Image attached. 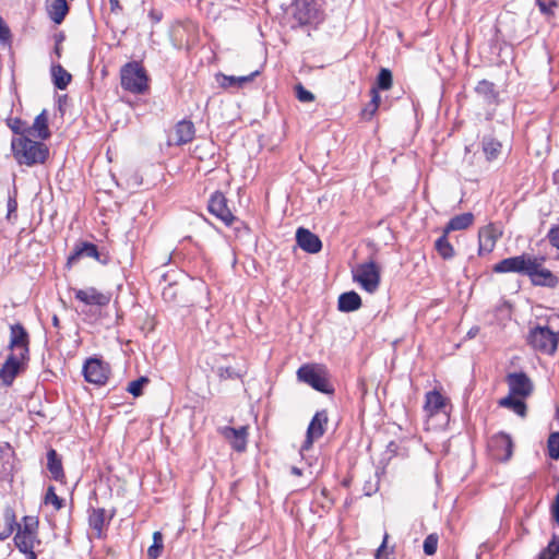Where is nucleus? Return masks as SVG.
Wrapping results in <instances>:
<instances>
[{
  "label": "nucleus",
  "mask_w": 559,
  "mask_h": 559,
  "mask_svg": "<svg viewBox=\"0 0 559 559\" xmlns=\"http://www.w3.org/2000/svg\"><path fill=\"white\" fill-rule=\"evenodd\" d=\"M11 150L19 165L34 166L44 164L49 156V148L45 143L33 141L28 136L13 138Z\"/></svg>",
  "instance_id": "1"
},
{
  "label": "nucleus",
  "mask_w": 559,
  "mask_h": 559,
  "mask_svg": "<svg viewBox=\"0 0 559 559\" xmlns=\"http://www.w3.org/2000/svg\"><path fill=\"white\" fill-rule=\"evenodd\" d=\"M150 79L144 67L138 61L126 63L120 69L121 87L135 95L145 94L150 90Z\"/></svg>",
  "instance_id": "2"
},
{
  "label": "nucleus",
  "mask_w": 559,
  "mask_h": 559,
  "mask_svg": "<svg viewBox=\"0 0 559 559\" xmlns=\"http://www.w3.org/2000/svg\"><path fill=\"white\" fill-rule=\"evenodd\" d=\"M299 381L307 383L316 391L333 394L334 388L330 383L326 369L320 365L306 364L297 370Z\"/></svg>",
  "instance_id": "3"
},
{
  "label": "nucleus",
  "mask_w": 559,
  "mask_h": 559,
  "mask_svg": "<svg viewBox=\"0 0 559 559\" xmlns=\"http://www.w3.org/2000/svg\"><path fill=\"white\" fill-rule=\"evenodd\" d=\"M526 341L535 350L554 355L558 347L559 336L549 326L536 325L530 330Z\"/></svg>",
  "instance_id": "4"
},
{
  "label": "nucleus",
  "mask_w": 559,
  "mask_h": 559,
  "mask_svg": "<svg viewBox=\"0 0 559 559\" xmlns=\"http://www.w3.org/2000/svg\"><path fill=\"white\" fill-rule=\"evenodd\" d=\"M544 257L533 255L526 276L534 286L555 288L559 284V278L549 269L544 266Z\"/></svg>",
  "instance_id": "5"
},
{
  "label": "nucleus",
  "mask_w": 559,
  "mask_h": 559,
  "mask_svg": "<svg viewBox=\"0 0 559 559\" xmlns=\"http://www.w3.org/2000/svg\"><path fill=\"white\" fill-rule=\"evenodd\" d=\"M353 280L366 292L374 293L380 285V270L373 261L358 264L353 269Z\"/></svg>",
  "instance_id": "6"
},
{
  "label": "nucleus",
  "mask_w": 559,
  "mask_h": 559,
  "mask_svg": "<svg viewBox=\"0 0 559 559\" xmlns=\"http://www.w3.org/2000/svg\"><path fill=\"white\" fill-rule=\"evenodd\" d=\"M82 257L93 258L103 265L108 264L110 261L109 254L99 250L96 245L87 241H79L75 243L73 251L69 254L66 267L70 270Z\"/></svg>",
  "instance_id": "7"
},
{
  "label": "nucleus",
  "mask_w": 559,
  "mask_h": 559,
  "mask_svg": "<svg viewBox=\"0 0 559 559\" xmlns=\"http://www.w3.org/2000/svg\"><path fill=\"white\" fill-rule=\"evenodd\" d=\"M38 525L39 521L37 516L25 515L22 519V524L15 528L16 534L13 538L15 547H22V545H38Z\"/></svg>",
  "instance_id": "8"
},
{
  "label": "nucleus",
  "mask_w": 559,
  "mask_h": 559,
  "mask_svg": "<svg viewBox=\"0 0 559 559\" xmlns=\"http://www.w3.org/2000/svg\"><path fill=\"white\" fill-rule=\"evenodd\" d=\"M82 372L86 382L104 385L109 378L110 367L99 358L90 357L85 360Z\"/></svg>",
  "instance_id": "9"
},
{
  "label": "nucleus",
  "mask_w": 559,
  "mask_h": 559,
  "mask_svg": "<svg viewBox=\"0 0 559 559\" xmlns=\"http://www.w3.org/2000/svg\"><path fill=\"white\" fill-rule=\"evenodd\" d=\"M290 11L299 25L316 24L320 21V12L314 0H295Z\"/></svg>",
  "instance_id": "10"
},
{
  "label": "nucleus",
  "mask_w": 559,
  "mask_h": 559,
  "mask_svg": "<svg viewBox=\"0 0 559 559\" xmlns=\"http://www.w3.org/2000/svg\"><path fill=\"white\" fill-rule=\"evenodd\" d=\"M533 255L523 253L515 257L506 258L492 266V271L498 274L516 273L526 276Z\"/></svg>",
  "instance_id": "11"
},
{
  "label": "nucleus",
  "mask_w": 559,
  "mask_h": 559,
  "mask_svg": "<svg viewBox=\"0 0 559 559\" xmlns=\"http://www.w3.org/2000/svg\"><path fill=\"white\" fill-rule=\"evenodd\" d=\"M209 212L221 219L226 226H231L236 217L227 205V199L221 191L211 194L207 203Z\"/></svg>",
  "instance_id": "12"
},
{
  "label": "nucleus",
  "mask_w": 559,
  "mask_h": 559,
  "mask_svg": "<svg viewBox=\"0 0 559 559\" xmlns=\"http://www.w3.org/2000/svg\"><path fill=\"white\" fill-rule=\"evenodd\" d=\"M506 382L509 386V394L521 399L530 396L534 390L532 380L524 371L508 373Z\"/></svg>",
  "instance_id": "13"
},
{
  "label": "nucleus",
  "mask_w": 559,
  "mask_h": 559,
  "mask_svg": "<svg viewBox=\"0 0 559 559\" xmlns=\"http://www.w3.org/2000/svg\"><path fill=\"white\" fill-rule=\"evenodd\" d=\"M10 349L11 354L28 358L29 353V335L26 329L21 323H15L10 326Z\"/></svg>",
  "instance_id": "14"
},
{
  "label": "nucleus",
  "mask_w": 559,
  "mask_h": 559,
  "mask_svg": "<svg viewBox=\"0 0 559 559\" xmlns=\"http://www.w3.org/2000/svg\"><path fill=\"white\" fill-rule=\"evenodd\" d=\"M489 447L496 460L507 462L512 456L513 442L510 435L499 432L491 437Z\"/></svg>",
  "instance_id": "15"
},
{
  "label": "nucleus",
  "mask_w": 559,
  "mask_h": 559,
  "mask_svg": "<svg viewBox=\"0 0 559 559\" xmlns=\"http://www.w3.org/2000/svg\"><path fill=\"white\" fill-rule=\"evenodd\" d=\"M28 358L10 354L0 369V381L4 386H10Z\"/></svg>",
  "instance_id": "16"
},
{
  "label": "nucleus",
  "mask_w": 559,
  "mask_h": 559,
  "mask_svg": "<svg viewBox=\"0 0 559 559\" xmlns=\"http://www.w3.org/2000/svg\"><path fill=\"white\" fill-rule=\"evenodd\" d=\"M73 293L75 299L86 306L106 307L111 299V295L109 293L99 292L93 286L84 289L74 288Z\"/></svg>",
  "instance_id": "17"
},
{
  "label": "nucleus",
  "mask_w": 559,
  "mask_h": 559,
  "mask_svg": "<svg viewBox=\"0 0 559 559\" xmlns=\"http://www.w3.org/2000/svg\"><path fill=\"white\" fill-rule=\"evenodd\" d=\"M328 424V413L326 411H319L312 417L308 429L306 440L302 445V450L309 449L313 440L321 438L325 432V426Z\"/></svg>",
  "instance_id": "18"
},
{
  "label": "nucleus",
  "mask_w": 559,
  "mask_h": 559,
  "mask_svg": "<svg viewBox=\"0 0 559 559\" xmlns=\"http://www.w3.org/2000/svg\"><path fill=\"white\" fill-rule=\"evenodd\" d=\"M500 233L493 224H488L478 231V254L486 255L493 251Z\"/></svg>",
  "instance_id": "19"
},
{
  "label": "nucleus",
  "mask_w": 559,
  "mask_h": 559,
  "mask_svg": "<svg viewBox=\"0 0 559 559\" xmlns=\"http://www.w3.org/2000/svg\"><path fill=\"white\" fill-rule=\"evenodd\" d=\"M218 432L230 443L234 450L237 452L245 451L247 447V427L234 428L224 426L218 428Z\"/></svg>",
  "instance_id": "20"
},
{
  "label": "nucleus",
  "mask_w": 559,
  "mask_h": 559,
  "mask_svg": "<svg viewBox=\"0 0 559 559\" xmlns=\"http://www.w3.org/2000/svg\"><path fill=\"white\" fill-rule=\"evenodd\" d=\"M296 241L298 246L308 253H318L322 249V241L320 238L304 227H299L297 229Z\"/></svg>",
  "instance_id": "21"
},
{
  "label": "nucleus",
  "mask_w": 559,
  "mask_h": 559,
  "mask_svg": "<svg viewBox=\"0 0 559 559\" xmlns=\"http://www.w3.org/2000/svg\"><path fill=\"white\" fill-rule=\"evenodd\" d=\"M114 518L111 513L108 518L106 516V510L103 508L91 509L88 511V525L96 533L97 538L103 537V532L106 525L109 524Z\"/></svg>",
  "instance_id": "22"
},
{
  "label": "nucleus",
  "mask_w": 559,
  "mask_h": 559,
  "mask_svg": "<svg viewBox=\"0 0 559 559\" xmlns=\"http://www.w3.org/2000/svg\"><path fill=\"white\" fill-rule=\"evenodd\" d=\"M195 135V128L192 121L181 120L179 121L174 131V142L176 145H183L193 140Z\"/></svg>",
  "instance_id": "23"
},
{
  "label": "nucleus",
  "mask_w": 559,
  "mask_h": 559,
  "mask_svg": "<svg viewBox=\"0 0 559 559\" xmlns=\"http://www.w3.org/2000/svg\"><path fill=\"white\" fill-rule=\"evenodd\" d=\"M424 409L429 416H433L445 408L447 399L439 391H429L425 396Z\"/></svg>",
  "instance_id": "24"
},
{
  "label": "nucleus",
  "mask_w": 559,
  "mask_h": 559,
  "mask_svg": "<svg viewBox=\"0 0 559 559\" xmlns=\"http://www.w3.org/2000/svg\"><path fill=\"white\" fill-rule=\"evenodd\" d=\"M481 151L487 162L496 160L502 152V143L492 134L484 135L480 141Z\"/></svg>",
  "instance_id": "25"
},
{
  "label": "nucleus",
  "mask_w": 559,
  "mask_h": 559,
  "mask_svg": "<svg viewBox=\"0 0 559 559\" xmlns=\"http://www.w3.org/2000/svg\"><path fill=\"white\" fill-rule=\"evenodd\" d=\"M47 469L53 480H64L66 475L62 466V460L55 449H49L47 452Z\"/></svg>",
  "instance_id": "26"
},
{
  "label": "nucleus",
  "mask_w": 559,
  "mask_h": 559,
  "mask_svg": "<svg viewBox=\"0 0 559 559\" xmlns=\"http://www.w3.org/2000/svg\"><path fill=\"white\" fill-rule=\"evenodd\" d=\"M46 11L51 21L60 24L69 12L67 0H46Z\"/></svg>",
  "instance_id": "27"
},
{
  "label": "nucleus",
  "mask_w": 559,
  "mask_h": 559,
  "mask_svg": "<svg viewBox=\"0 0 559 559\" xmlns=\"http://www.w3.org/2000/svg\"><path fill=\"white\" fill-rule=\"evenodd\" d=\"M50 134L47 111L44 109L36 116L33 124L28 126V136L34 135L41 140H47L50 138Z\"/></svg>",
  "instance_id": "28"
},
{
  "label": "nucleus",
  "mask_w": 559,
  "mask_h": 559,
  "mask_svg": "<svg viewBox=\"0 0 559 559\" xmlns=\"http://www.w3.org/2000/svg\"><path fill=\"white\" fill-rule=\"evenodd\" d=\"M475 93L487 105H496L498 103L499 94L496 91V85L490 81H479L475 87Z\"/></svg>",
  "instance_id": "29"
},
{
  "label": "nucleus",
  "mask_w": 559,
  "mask_h": 559,
  "mask_svg": "<svg viewBox=\"0 0 559 559\" xmlns=\"http://www.w3.org/2000/svg\"><path fill=\"white\" fill-rule=\"evenodd\" d=\"M260 74V70H255L248 75L235 76V75H218V82L222 87H242L245 84L250 83Z\"/></svg>",
  "instance_id": "30"
},
{
  "label": "nucleus",
  "mask_w": 559,
  "mask_h": 559,
  "mask_svg": "<svg viewBox=\"0 0 559 559\" xmlns=\"http://www.w3.org/2000/svg\"><path fill=\"white\" fill-rule=\"evenodd\" d=\"M361 307L360 296L352 290L341 294L338 297L337 308L342 312H352Z\"/></svg>",
  "instance_id": "31"
},
{
  "label": "nucleus",
  "mask_w": 559,
  "mask_h": 559,
  "mask_svg": "<svg viewBox=\"0 0 559 559\" xmlns=\"http://www.w3.org/2000/svg\"><path fill=\"white\" fill-rule=\"evenodd\" d=\"M474 223L473 213H462L452 217L444 227L445 234L455 230H465Z\"/></svg>",
  "instance_id": "32"
},
{
  "label": "nucleus",
  "mask_w": 559,
  "mask_h": 559,
  "mask_svg": "<svg viewBox=\"0 0 559 559\" xmlns=\"http://www.w3.org/2000/svg\"><path fill=\"white\" fill-rule=\"evenodd\" d=\"M53 85L58 90H66L72 80V75L59 63H51Z\"/></svg>",
  "instance_id": "33"
},
{
  "label": "nucleus",
  "mask_w": 559,
  "mask_h": 559,
  "mask_svg": "<svg viewBox=\"0 0 559 559\" xmlns=\"http://www.w3.org/2000/svg\"><path fill=\"white\" fill-rule=\"evenodd\" d=\"M499 406L513 411L516 415L525 417L527 413V406L523 399H518L515 395H507L499 401Z\"/></svg>",
  "instance_id": "34"
},
{
  "label": "nucleus",
  "mask_w": 559,
  "mask_h": 559,
  "mask_svg": "<svg viewBox=\"0 0 559 559\" xmlns=\"http://www.w3.org/2000/svg\"><path fill=\"white\" fill-rule=\"evenodd\" d=\"M215 372L219 380L224 381L241 379L247 373V370L243 366H218Z\"/></svg>",
  "instance_id": "35"
},
{
  "label": "nucleus",
  "mask_w": 559,
  "mask_h": 559,
  "mask_svg": "<svg viewBox=\"0 0 559 559\" xmlns=\"http://www.w3.org/2000/svg\"><path fill=\"white\" fill-rule=\"evenodd\" d=\"M3 520L5 522V526L0 532V540H5L9 538L19 526L15 512L12 508H5L3 512Z\"/></svg>",
  "instance_id": "36"
},
{
  "label": "nucleus",
  "mask_w": 559,
  "mask_h": 559,
  "mask_svg": "<svg viewBox=\"0 0 559 559\" xmlns=\"http://www.w3.org/2000/svg\"><path fill=\"white\" fill-rule=\"evenodd\" d=\"M448 235L443 229L442 236H440L435 242V249L439 255L444 260H450L455 255V250L448 239Z\"/></svg>",
  "instance_id": "37"
},
{
  "label": "nucleus",
  "mask_w": 559,
  "mask_h": 559,
  "mask_svg": "<svg viewBox=\"0 0 559 559\" xmlns=\"http://www.w3.org/2000/svg\"><path fill=\"white\" fill-rule=\"evenodd\" d=\"M557 556H559V535L554 534L547 547L539 552L538 559H555Z\"/></svg>",
  "instance_id": "38"
},
{
  "label": "nucleus",
  "mask_w": 559,
  "mask_h": 559,
  "mask_svg": "<svg viewBox=\"0 0 559 559\" xmlns=\"http://www.w3.org/2000/svg\"><path fill=\"white\" fill-rule=\"evenodd\" d=\"M213 155H214V143L210 142V141H205L203 143L195 145L193 148V152H192V156L200 160H204L207 157H211Z\"/></svg>",
  "instance_id": "39"
},
{
  "label": "nucleus",
  "mask_w": 559,
  "mask_h": 559,
  "mask_svg": "<svg viewBox=\"0 0 559 559\" xmlns=\"http://www.w3.org/2000/svg\"><path fill=\"white\" fill-rule=\"evenodd\" d=\"M163 548V534L158 531L154 532L153 544L147 549L148 559H157L160 556Z\"/></svg>",
  "instance_id": "40"
},
{
  "label": "nucleus",
  "mask_w": 559,
  "mask_h": 559,
  "mask_svg": "<svg viewBox=\"0 0 559 559\" xmlns=\"http://www.w3.org/2000/svg\"><path fill=\"white\" fill-rule=\"evenodd\" d=\"M548 456L551 460H559V432H552L547 440Z\"/></svg>",
  "instance_id": "41"
},
{
  "label": "nucleus",
  "mask_w": 559,
  "mask_h": 559,
  "mask_svg": "<svg viewBox=\"0 0 559 559\" xmlns=\"http://www.w3.org/2000/svg\"><path fill=\"white\" fill-rule=\"evenodd\" d=\"M8 126L13 133L20 136H28V126L21 118H12L8 120Z\"/></svg>",
  "instance_id": "42"
},
{
  "label": "nucleus",
  "mask_w": 559,
  "mask_h": 559,
  "mask_svg": "<svg viewBox=\"0 0 559 559\" xmlns=\"http://www.w3.org/2000/svg\"><path fill=\"white\" fill-rule=\"evenodd\" d=\"M147 383L148 379L146 377H140L139 379L133 380L128 384L127 391L134 397L141 396L143 393V388Z\"/></svg>",
  "instance_id": "43"
},
{
  "label": "nucleus",
  "mask_w": 559,
  "mask_h": 559,
  "mask_svg": "<svg viewBox=\"0 0 559 559\" xmlns=\"http://www.w3.org/2000/svg\"><path fill=\"white\" fill-rule=\"evenodd\" d=\"M371 95L372 96H371L370 103L362 110V115L365 117L368 115V119H370L374 115V112L377 111L379 104H380V95L374 87L371 88Z\"/></svg>",
  "instance_id": "44"
},
{
  "label": "nucleus",
  "mask_w": 559,
  "mask_h": 559,
  "mask_svg": "<svg viewBox=\"0 0 559 559\" xmlns=\"http://www.w3.org/2000/svg\"><path fill=\"white\" fill-rule=\"evenodd\" d=\"M392 85V73L389 69H381L377 76V86L380 90H389Z\"/></svg>",
  "instance_id": "45"
},
{
  "label": "nucleus",
  "mask_w": 559,
  "mask_h": 559,
  "mask_svg": "<svg viewBox=\"0 0 559 559\" xmlns=\"http://www.w3.org/2000/svg\"><path fill=\"white\" fill-rule=\"evenodd\" d=\"M46 504L51 503L56 510H60L63 507V499L57 496L53 486H49L44 498Z\"/></svg>",
  "instance_id": "46"
},
{
  "label": "nucleus",
  "mask_w": 559,
  "mask_h": 559,
  "mask_svg": "<svg viewBox=\"0 0 559 559\" xmlns=\"http://www.w3.org/2000/svg\"><path fill=\"white\" fill-rule=\"evenodd\" d=\"M438 535L437 534H429L425 540H424V545H423V548H424V552L427 555V556H433L437 551V548H438Z\"/></svg>",
  "instance_id": "47"
},
{
  "label": "nucleus",
  "mask_w": 559,
  "mask_h": 559,
  "mask_svg": "<svg viewBox=\"0 0 559 559\" xmlns=\"http://www.w3.org/2000/svg\"><path fill=\"white\" fill-rule=\"evenodd\" d=\"M536 3L540 12L547 16L554 15V10L559 5L556 0H536Z\"/></svg>",
  "instance_id": "48"
},
{
  "label": "nucleus",
  "mask_w": 559,
  "mask_h": 559,
  "mask_svg": "<svg viewBox=\"0 0 559 559\" xmlns=\"http://www.w3.org/2000/svg\"><path fill=\"white\" fill-rule=\"evenodd\" d=\"M296 97L301 103H310L314 100V95L306 90L302 84H297L295 86Z\"/></svg>",
  "instance_id": "49"
},
{
  "label": "nucleus",
  "mask_w": 559,
  "mask_h": 559,
  "mask_svg": "<svg viewBox=\"0 0 559 559\" xmlns=\"http://www.w3.org/2000/svg\"><path fill=\"white\" fill-rule=\"evenodd\" d=\"M546 238L554 248L559 250V225L551 226Z\"/></svg>",
  "instance_id": "50"
},
{
  "label": "nucleus",
  "mask_w": 559,
  "mask_h": 559,
  "mask_svg": "<svg viewBox=\"0 0 559 559\" xmlns=\"http://www.w3.org/2000/svg\"><path fill=\"white\" fill-rule=\"evenodd\" d=\"M20 552L24 554L27 559H37V555L34 551L35 545H22V547H16Z\"/></svg>",
  "instance_id": "51"
},
{
  "label": "nucleus",
  "mask_w": 559,
  "mask_h": 559,
  "mask_svg": "<svg viewBox=\"0 0 559 559\" xmlns=\"http://www.w3.org/2000/svg\"><path fill=\"white\" fill-rule=\"evenodd\" d=\"M552 520L559 524V492L557 493L554 503L551 504Z\"/></svg>",
  "instance_id": "52"
},
{
  "label": "nucleus",
  "mask_w": 559,
  "mask_h": 559,
  "mask_svg": "<svg viewBox=\"0 0 559 559\" xmlns=\"http://www.w3.org/2000/svg\"><path fill=\"white\" fill-rule=\"evenodd\" d=\"M388 538H389V534L385 533L384 536H383V540L381 543V545L379 546V548L376 550V554H374V558L376 559H380L381 556H382V552L385 550L386 548V545H388Z\"/></svg>",
  "instance_id": "53"
},
{
  "label": "nucleus",
  "mask_w": 559,
  "mask_h": 559,
  "mask_svg": "<svg viewBox=\"0 0 559 559\" xmlns=\"http://www.w3.org/2000/svg\"><path fill=\"white\" fill-rule=\"evenodd\" d=\"M148 16H150L152 23H158L163 19V13L157 10H151Z\"/></svg>",
  "instance_id": "54"
},
{
  "label": "nucleus",
  "mask_w": 559,
  "mask_h": 559,
  "mask_svg": "<svg viewBox=\"0 0 559 559\" xmlns=\"http://www.w3.org/2000/svg\"><path fill=\"white\" fill-rule=\"evenodd\" d=\"M111 12L119 13L122 11V7L119 3V0H109Z\"/></svg>",
  "instance_id": "55"
},
{
  "label": "nucleus",
  "mask_w": 559,
  "mask_h": 559,
  "mask_svg": "<svg viewBox=\"0 0 559 559\" xmlns=\"http://www.w3.org/2000/svg\"><path fill=\"white\" fill-rule=\"evenodd\" d=\"M63 39H64V37H59V39L56 41V45H55V48H53V53L56 55L57 58L61 57V51H62L61 41Z\"/></svg>",
  "instance_id": "56"
},
{
  "label": "nucleus",
  "mask_w": 559,
  "mask_h": 559,
  "mask_svg": "<svg viewBox=\"0 0 559 559\" xmlns=\"http://www.w3.org/2000/svg\"><path fill=\"white\" fill-rule=\"evenodd\" d=\"M17 207V203L14 199L10 198L8 201V215L15 212Z\"/></svg>",
  "instance_id": "57"
},
{
  "label": "nucleus",
  "mask_w": 559,
  "mask_h": 559,
  "mask_svg": "<svg viewBox=\"0 0 559 559\" xmlns=\"http://www.w3.org/2000/svg\"><path fill=\"white\" fill-rule=\"evenodd\" d=\"M0 35H10V29L1 16H0Z\"/></svg>",
  "instance_id": "58"
},
{
  "label": "nucleus",
  "mask_w": 559,
  "mask_h": 559,
  "mask_svg": "<svg viewBox=\"0 0 559 559\" xmlns=\"http://www.w3.org/2000/svg\"><path fill=\"white\" fill-rule=\"evenodd\" d=\"M183 31L187 33H193V32H195L194 25L192 23H188L187 25L183 26Z\"/></svg>",
  "instance_id": "59"
},
{
  "label": "nucleus",
  "mask_w": 559,
  "mask_h": 559,
  "mask_svg": "<svg viewBox=\"0 0 559 559\" xmlns=\"http://www.w3.org/2000/svg\"><path fill=\"white\" fill-rule=\"evenodd\" d=\"M11 38L12 37L3 36V37H0V40H1L3 46H10L11 45Z\"/></svg>",
  "instance_id": "60"
},
{
  "label": "nucleus",
  "mask_w": 559,
  "mask_h": 559,
  "mask_svg": "<svg viewBox=\"0 0 559 559\" xmlns=\"http://www.w3.org/2000/svg\"><path fill=\"white\" fill-rule=\"evenodd\" d=\"M51 321H52V325H53L55 328H60V320H59V318H58V316H57V314H53V316H52Z\"/></svg>",
  "instance_id": "61"
},
{
  "label": "nucleus",
  "mask_w": 559,
  "mask_h": 559,
  "mask_svg": "<svg viewBox=\"0 0 559 559\" xmlns=\"http://www.w3.org/2000/svg\"><path fill=\"white\" fill-rule=\"evenodd\" d=\"M477 333H478V328H473V329H471V330L468 331L467 336H468L469 338H472V337H475Z\"/></svg>",
  "instance_id": "62"
},
{
  "label": "nucleus",
  "mask_w": 559,
  "mask_h": 559,
  "mask_svg": "<svg viewBox=\"0 0 559 559\" xmlns=\"http://www.w3.org/2000/svg\"><path fill=\"white\" fill-rule=\"evenodd\" d=\"M290 471H292V474H294L296 476H300L302 474L301 469L296 466H293Z\"/></svg>",
  "instance_id": "63"
},
{
  "label": "nucleus",
  "mask_w": 559,
  "mask_h": 559,
  "mask_svg": "<svg viewBox=\"0 0 559 559\" xmlns=\"http://www.w3.org/2000/svg\"><path fill=\"white\" fill-rule=\"evenodd\" d=\"M556 418H557V420H559V407L557 408V412H556Z\"/></svg>",
  "instance_id": "64"
}]
</instances>
